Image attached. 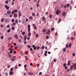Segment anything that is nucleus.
<instances>
[{
    "label": "nucleus",
    "mask_w": 76,
    "mask_h": 76,
    "mask_svg": "<svg viewBox=\"0 0 76 76\" xmlns=\"http://www.w3.org/2000/svg\"><path fill=\"white\" fill-rule=\"evenodd\" d=\"M50 32H51V31L50 30V29H48L47 32H46L45 33V34H48V35H49V34H50Z\"/></svg>",
    "instance_id": "f257e3e1"
},
{
    "label": "nucleus",
    "mask_w": 76,
    "mask_h": 76,
    "mask_svg": "<svg viewBox=\"0 0 76 76\" xmlns=\"http://www.w3.org/2000/svg\"><path fill=\"white\" fill-rule=\"evenodd\" d=\"M60 13V11L59 10H57V11L56 12V14H57V15H58L59 13Z\"/></svg>",
    "instance_id": "f03ea898"
},
{
    "label": "nucleus",
    "mask_w": 76,
    "mask_h": 76,
    "mask_svg": "<svg viewBox=\"0 0 76 76\" xmlns=\"http://www.w3.org/2000/svg\"><path fill=\"white\" fill-rule=\"evenodd\" d=\"M73 66L74 67V69L75 70H76V64L73 63Z\"/></svg>",
    "instance_id": "7ed1b4c3"
},
{
    "label": "nucleus",
    "mask_w": 76,
    "mask_h": 76,
    "mask_svg": "<svg viewBox=\"0 0 76 76\" xmlns=\"http://www.w3.org/2000/svg\"><path fill=\"white\" fill-rule=\"evenodd\" d=\"M31 47H32L33 48H34V50H35L37 49V47H35V45H32Z\"/></svg>",
    "instance_id": "20e7f679"
},
{
    "label": "nucleus",
    "mask_w": 76,
    "mask_h": 76,
    "mask_svg": "<svg viewBox=\"0 0 76 76\" xmlns=\"http://www.w3.org/2000/svg\"><path fill=\"white\" fill-rule=\"evenodd\" d=\"M8 56L9 58H11L12 57V55H11V54H10V53H8Z\"/></svg>",
    "instance_id": "39448f33"
},
{
    "label": "nucleus",
    "mask_w": 76,
    "mask_h": 76,
    "mask_svg": "<svg viewBox=\"0 0 76 76\" xmlns=\"http://www.w3.org/2000/svg\"><path fill=\"white\" fill-rule=\"evenodd\" d=\"M70 61H68V63L67 64V65H68V66H70Z\"/></svg>",
    "instance_id": "423d86ee"
},
{
    "label": "nucleus",
    "mask_w": 76,
    "mask_h": 76,
    "mask_svg": "<svg viewBox=\"0 0 76 76\" xmlns=\"http://www.w3.org/2000/svg\"><path fill=\"white\" fill-rule=\"evenodd\" d=\"M24 22H25V19H22L21 23H23H23H24Z\"/></svg>",
    "instance_id": "0eeeda50"
},
{
    "label": "nucleus",
    "mask_w": 76,
    "mask_h": 76,
    "mask_svg": "<svg viewBox=\"0 0 76 76\" xmlns=\"http://www.w3.org/2000/svg\"><path fill=\"white\" fill-rule=\"evenodd\" d=\"M26 38H27V37H26V35H25L24 37V41H26Z\"/></svg>",
    "instance_id": "6e6552de"
},
{
    "label": "nucleus",
    "mask_w": 76,
    "mask_h": 76,
    "mask_svg": "<svg viewBox=\"0 0 76 76\" xmlns=\"http://www.w3.org/2000/svg\"><path fill=\"white\" fill-rule=\"evenodd\" d=\"M14 37L16 39H18V35L17 34L15 35H14Z\"/></svg>",
    "instance_id": "1a4fd4ad"
},
{
    "label": "nucleus",
    "mask_w": 76,
    "mask_h": 76,
    "mask_svg": "<svg viewBox=\"0 0 76 76\" xmlns=\"http://www.w3.org/2000/svg\"><path fill=\"white\" fill-rule=\"evenodd\" d=\"M10 75H13V72L12 71H10Z\"/></svg>",
    "instance_id": "9d476101"
},
{
    "label": "nucleus",
    "mask_w": 76,
    "mask_h": 76,
    "mask_svg": "<svg viewBox=\"0 0 76 76\" xmlns=\"http://www.w3.org/2000/svg\"><path fill=\"white\" fill-rule=\"evenodd\" d=\"M42 32H46V29H45V28L43 29Z\"/></svg>",
    "instance_id": "9b49d317"
},
{
    "label": "nucleus",
    "mask_w": 76,
    "mask_h": 76,
    "mask_svg": "<svg viewBox=\"0 0 76 76\" xmlns=\"http://www.w3.org/2000/svg\"><path fill=\"white\" fill-rule=\"evenodd\" d=\"M7 14H10V13H11V11H10V10H8L7 11Z\"/></svg>",
    "instance_id": "f8f14e48"
},
{
    "label": "nucleus",
    "mask_w": 76,
    "mask_h": 76,
    "mask_svg": "<svg viewBox=\"0 0 76 76\" xmlns=\"http://www.w3.org/2000/svg\"><path fill=\"white\" fill-rule=\"evenodd\" d=\"M66 15V12H64L62 13L63 16H65Z\"/></svg>",
    "instance_id": "ddd939ff"
},
{
    "label": "nucleus",
    "mask_w": 76,
    "mask_h": 76,
    "mask_svg": "<svg viewBox=\"0 0 76 76\" xmlns=\"http://www.w3.org/2000/svg\"><path fill=\"white\" fill-rule=\"evenodd\" d=\"M61 21V19H59L58 21V23H60Z\"/></svg>",
    "instance_id": "4468645a"
},
{
    "label": "nucleus",
    "mask_w": 76,
    "mask_h": 76,
    "mask_svg": "<svg viewBox=\"0 0 76 76\" xmlns=\"http://www.w3.org/2000/svg\"><path fill=\"white\" fill-rule=\"evenodd\" d=\"M42 21H45V17H43L42 18Z\"/></svg>",
    "instance_id": "2eb2a0df"
},
{
    "label": "nucleus",
    "mask_w": 76,
    "mask_h": 76,
    "mask_svg": "<svg viewBox=\"0 0 76 76\" xmlns=\"http://www.w3.org/2000/svg\"><path fill=\"white\" fill-rule=\"evenodd\" d=\"M17 16H18V15H17V13H15V14L14 15V17H15V18H16Z\"/></svg>",
    "instance_id": "dca6fc26"
},
{
    "label": "nucleus",
    "mask_w": 76,
    "mask_h": 76,
    "mask_svg": "<svg viewBox=\"0 0 76 76\" xmlns=\"http://www.w3.org/2000/svg\"><path fill=\"white\" fill-rule=\"evenodd\" d=\"M35 37L36 38H38L39 37V35L38 34H36L35 35Z\"/></svg>",
    "instance_id": "f3484780"
},
{
    "label": "nucleus",
    "mask_w": 76,
    "mask_h": 76,
    "mask_svg": "<svg viewBox=\"0 0 76 76\" xmlns=\"http://www.w3.org/2000/svg\"><path fill=\"white\" fill-rule=\"evenodd\" d=\"M69 48H71L72 47V43H70L69 44Z\"/></svg>",
    "instance_id": "a211bd4d"
},
{
    "label": "nucleus",
    "mask_w": 76,
    "mask_h": 76,
    "mask_svg": "<svg viewBox=\"0 0 76 76\" xmlns=\"http://www.w3.org/2000/svg\"><path fill=\"white\" fill-rule=\"evenodd\" d=\"M73 67H74L72 65L70 68L71 70H73Z\"/></svg>",
    "instance_id": "6ab92c4d"
},
{
    "label": "nucleus",
    "mask_w": 76,
    "mask_h": 76,
    "mask_svg": "<svg viewBox=\"0 0 76 76\" xmlns=\"http://www.w3.org/2000/svg\"><path fill=\"white\" fill-rule=\"evenodd\" d=\"M29 19H30V20H31L32 19H33V17H32V16H30L29 17Z\"/></svg>",
    "instance_id": "aec40b11"
},
{
    "label": "nucleus",
    "mask_w": 76,
    "mask_h": 76,
    "mask_svg": "<svg viewBox=\"0 0 76 76\" xmlns=\"http://www.w3.org/2000/svg\"><path fill=\"white\" fill-rule=\"evenodd\" d=\"M28 74L29 75H33L34 73H33V72H29Z\"/></svg>",
    "instance_id": "412c9836"
},
{
    "label": "nucleus",
    "mask_w": 76,
    "mask_h": 76,
    "mask_svg": "<svg viewBox=\"0 0 76 76\" xmlns=\"http://www.w3.org/2000/svg\"><path fill=\"white\" fill-rule=\"evenodd\" d=\"M75 39V37H73L71 38V39L72 41H73V40H74Z\"/></svg>",
    "instance_id": "4be33fe9"
},
{
    "label": "nucleus",
    "mask_w": 76,
    "mask_h": 76,
    "mask_svg": "<svg viewBox=\"0 0 76 76\" xmlns=\"http://www.w3.org/2000/svg\"><path fill=\"white\" fill-rule=\"evenodd\" d=\"M63 51H64V52H65V51H66V48H64Z\"/></svg>",
    "instance_id": "5701e85b"
},
{
    "label": "nucleus",
    "mask_w": 76,
    "mask_h": 76,
    "mask_svg": "<svg viewBox=\"0 0 76 76\" xmlns=\"http://www.w3.org/2000/svg\"><path fill=\"white\" fill-rule=\"evenodd\" d=\"M28 53V51H26L25 52V54L26 55H27Z\"/></svg>",
    "instance_id": "b1692460"
},
{
    "label": "nucleus",
    "mask_w": 76,
    "mask_h": 76,
    "mask_svg": "<svg viewBox=\"0 0 76 76\" xmlns=\"http://www.w3.org/2000/svg\"><path fill=\"white\" fill-rule=\"evenodd\" d=\"M32 16H34V17H35V15L34 13H32Z\"/></svg>",
    "instance_id": "393cba45"
},
{
    "label": "nucleus",
    "mask_w": 76,
    "mask_h": 76,
    "mask_svg": "<svg viewBox=\"0 0 76 76\" xmlns=\"http://www.w3.org/2000/svg\"><path fill=\"white\" fill-rule=\"evenodd\" d=\"M45 48V47L44 46H43L42 47V50H44Z\"/></svg>",
    "instance_id": "a878e982"
},
{
    "label": "nucleus",
    "mask_w": 76,
    "mask_h": 76,
    "mask_svg": "<svg viewBox=\"0 0 76 76\" xmlns=\"http://www.w3.org/2000/svg\"><path fill=\"white\" fill-rule=\"evenodd\" d=\"M10 28H9V30H7V31L9 33V32H10V31H11V30H10Z\"/></svg>",
    "instance_id": "bb28decb"
},
{
    "label": "nucleus",
    "mask_w": 76,
    "mask_h": 76,
    "mask_svg": "<svg viewBox=\"0 0 76 76\" xmlns=\"http://www.w3.org/2000/svg\"><path fill=\"white\" fill-rule=\"evenodd\" d=\"M66 48H69V45H66Z\"/></svg>",
    "instance_id": "cd10ccee"
},
{
    "label": "nucleus",
    "mask_w": 76,
    "mask_h": 76,
    "mask_svg": "<svg viewBox=\"0 0 76 76\" xmlns=\"http://www.w3.org/2000/svg\"><path fill=\"white\" fill-rule=\"evenodd\" d=\"M1 22H4V18H2L1 19Z\"/></svg>",
    "instance_id": "c85d7f7f"
},
{
    "label": "nucleus",
    "mask_w": 76,
    "mask_h": 76,
    "mask_svg": "<svg viewBox=\"0 0 76 76\" xmlns=\"http://www.w3.org/2000/svg\"><path fill=\"white\" fill-rule=\"evenodd\" d=\"M56 61H57V59H56V58H55L53 60V61H54V62H56Z\"/></svg>",
    "instance_id": "c756f323"
},
{
    "label": "nucleus",
    "mask_w": 76,
    "mask_h": 76,
    "mask_svg": "<svg viewBox=\"0 0 76 76\" xmlns=\"http://www.w3.org/2000/svg\"><path fill=\"white\" fill-rule=\"evenodd\" d=\"M69 6H70V4H66V7H69Z\"/></svg>",
    "instance_id": "7c9ffc66"
},
{
    "label": "nucleus",
    "mask_w": 76,
    "mask_h": 76,
    "mask_svg": "<svg viewBox=\"0 0 76 76\" xmlns=\"http://www.w3.org/2000/svg\"><path fill=\"white\" fill-rule=\"evenodd\" d=\"M30 30H31V28H28V32H30Z\"/></svg>",
    "instance_id": "2f4dec72"
},
{
    "label": "nucleus",
    "mask_w": 76,
    "mask_h": 76,
    "mask_svg": "<svg viewBox=\"0 0 76 76\" xmlns=\"http://www.w3.org/2000/svg\"><path fill=\"white\" fill-rule=\"evenodd\" d=\"M28 36H31V32H29L28 34Z\"/></svg>",
    "instance_id": "473e14b6"
},
{
    "label": "nucleus",
    "mask_w": 76,
    "mask_h": 76,
    "mask_svg": "<svg viewBox=\"0 0 76 76\" xmlns=\"http://www.w3.org/2000/svg\"><path fill=\"white\" fill-rule=\"evenodd\" d=\"M13 54H15L16 53V51L15 50L13 51Z\"/></svg>",
    "instance_id": "72a5a7b5"
},
{
    "label": "nucleus",
    "mask_w": 76,
    "mask_h": 76,
    "mask_svg": "<svg viewBox=\"0 0 76 76\" xmlns=\"http://www.w3.org/2000/svg\"><path fill=\"white\" fill-rule=\"evenodd\" d=\"M39 64H37V67H39Z\"/></svg>",
    "instance_id": "f704fd0d"
},
{
    "label": "nucleus",
    "mask_w": 76,
    "mask_h": 76,
    "mask_svg": "<svg viewBox=\"0 0 76 76\" xmlns=\"http://www.w3.org/2000/svg\"><path fill=\"white\" fill-rule=\"evenodd\" d=\"M25 58H26V60H28V58H27V56H25Z\"/></svg>",
    "instance_id": "c9c22d12"
},
{
    "label": "nucleus",
    "mask_w": 76,
    "mask_h": 76,
    "mask_svg": "<svg viewBox=\"0 0 76 76\" xmlns=\"http://www.w3.org/2000/svg\"><path fill=\"white\" fill-rule=\"evenodd\" d=\"M64 69H67V66H66L65 67Z\"/></svg>",
    "instance_id": "e433bc0d"
},
{
    "label": "nucleus",
    "mask_w": 76,
    "mask_h": 76,
    "mask_svg": "<svg viewBox=\"0 0 76 76\" xmlns=\"http://www.w3.org/2000/svg\"><path fill=\"white\" fill-rule=\"evenodd\" d=\"M15 22L16 23H18V20L17 19V20H15Z\"/></svg>",
    "instance_id": "4c0bfd02"
},
{
    "label": "nucleus",
    "mask_w": 76,
    "mask_h": 76,
    "mask_svg": "<svg viewBox=\"0 0 76 76\" xmlns=\"http://www.w3.org/2000/svg\"><path fill=\"white\" fill-rule=\"evenodd\" d=\"M54 30V28H52L51 29V31H53Z\"/></svg>",
    "instance_id": "58836bf2"
},
{
    "label": "nucleus",
    "mask_w": 76,
    "mask_h": 76,
    "mask_svg": "<svg viewBox=\"0 0 76 76\" xmlns=\"http://www.w3.org/2000/svg\"><path fill=\"white\" fill-rule=\"evenodd\" d=\"M51 17H52V15L50 14L49 16V18L51 19Z\"/></svg>",
    "instance_id": "ea45409f"
},
{
    "label": "nucleus",
    "mask_w": 76,
    "mask_h": 76,
    "mask_svg": "<svg viewBox=\"0 0 76 76\" xmlns=\"http://www.w3.org/2000/svg\"><path fill=\"white\" fill-rule=\"evenodd\" d=\"M5 3H6V4H8V1L7 0L5 1Z\"/></svg>",
    "instance_id": "a19ab883"
},
{
    "label": "nucleus",
    "mask_w": 76,
    "mask_h": 76,
    "mask_svg": "<svg viewBox=\"0 0 76 76\" xmlns=\"http://www.w3.org/2000/svg\"><path fill=\"white\" fill-rule=\"evenodd\" d=\"M11 60L12 61H14V60H15V58H12L11 59Z\"/></svg>",
    "instance_id": "79ce46f5"
},
{
    "label": "nucleus",
    "mask_w": 76,
    "mask_h": 76,
    "mask_svg": "<svg viewBox=\"0 0 76 76\" xmlns=\"http://www.w3.org/2000/svg\"><path fill=\"white\" fill-rule=\"evenodd\" d=\"M30 51H33V49H32V48H30Z\"/></svg>",
    "instance_id": "37998d69"
},
{
    "label": "nucleus",
    "mask_w": 76,
    "mask_h": 76,
    "mask_svg": "<svg viewBox=\"0 0 76 76\" xmlns=\"http://www.w3.org/2000/svg\"><path fill=\"white\" fill-rule=\"evenodd\" d=\"M66 66V64L65 63V64H63V66L64 67H65Z\"/></svg>",
    "instance_id": "c03bdc74"
},
{
    "label": "nucleus",
    "mask_w": 76,
    "mask_h": 76,
    "mask_svg": "<svg viewBox=\"0 0 76 76\" xmlns=\"http://www.w3.org/2000/svg\"><path fill=\"white\" fill-rule=\"evenodd\" d=\"M11 21L12 22H14V21H15V20H14V19H12Z\"/></svg>",
    "instance_id": "a18cd8bd"
},
{
    "label": "nucleus",
    "mask_w": 76,
    "mask_h": 76,
    "mask_svg": "<svg viewBox=\"0 0 76 76\" xmlns=\"http://www.w3.org/2000/svg\"><path fill=\"white\" fill-rule=\"evenodd\" d=\"M40 47H39H39H38L37 48V50H39V48Z\"/></svg>",
    "instance_id": "49530a36"
},
{
    "label": "nucleus",
    "mask_w": 76,
    "mask_h": 76,
    "mask_svg": "<svg viewBox=\"0 0 76 76\" xmlns=\"http://www.w3.org/2000/svg\"><path fill=\"white\" fill-rule=\"evenodd\" d=\"M26 67H27V65H24V68H26Z\"/></svg>",
    "instance_id": "de8ad7c7"
},
{
    "label": "nucleus",
    "mask_w": 76,
    "mask_h": 76,
    "mask_svg": "<svg viewBox=\"0 0 76 76\" xmlns=\"http://www.w3.org/2000/svg\"><path fill=\"white\" fill-rule=\"evenodd\" d=\"M40 55V54L39 53H38L37 55L38 56V57H40V56H39V55Z\"/></svg>",
    "instance_id": "09e8293b"
},
{
    "label": "nucleus",
    "mask_w": 76,
    "mask_h": 76,
    "mask_svg": "<svg viewBox=\"0 0 76 76\" xmlns=\"http://www.w3.org/2000/svg\"><path fill=\"white\" fill-rule=\"evenodd\" d=\"M7 27L8 28H10V25H8L7 26Z\"/></svg>",
    "instance_id": "8fccbe9b"
},
{
    "label": "nucleus",
    "mask_w": 76,
    "mask_h": 76,
    "mask_svg": "<svg viewBox=\"0 0 76 76\" xmlns=\"http://www.w3.org/2000/svg\"><path fill=\"white\" fill-rule=\"evenodd\" d=\"M25 32L23 31L22 33V35H25Z\"/></svg>",
    "instance_id": "3c124183"
},
{
    "label": "nucleus",
    "mask_w": 76,
    "mask_h": 76,
    "mask_svg": "<svg viewBox=\"0 0 76 76\" xmlns=\"http://www.w3.org/2000/svg\"><path fill=\"white\" fill-rule=\"evenodd\" d=\"M42 72H40L39 73V75H42Z\"/></svg>",
    "instance_id": "603ef678"
},
{
    "label": "nucleus",
    "mask_w": 76,
    "mask_h": 76,
    "mask_svg": "<svg viewBox=\"0 0 76 76\" xmlns=\"http://www.w3.org/2000/svg\"><path fill=\"white\" fill-rule=\"evenodd\" d=\"M72 9V6H70L69 10H71Z\"/></svg>",
    "instance_id": "864d4df0"
},
{
    "label": "nucleus",
    "mask_w": 76,
    "mask_h": 76,
    "mask_svg": "<svg viewBox=\"0 0 76 76\" xmlns=\"http://www.w3.org/2000/svg\"><path fill=\"white\" fill-rule=\"evenodd\" d=\"M18 42H21V39H19Z\"/></svg>",
    "instance_id": "5fc2aeb1"
},
{
    "label": "nucleus",
    "mask_w": 76,
    "mask_h": 76,
    "mask_svg": "<svg viewBox=\"0 0 76 76\" xmlns=\"http://www.w3.org/2000/svg\"><path fill=\"white\" fill-rule=\"evenodd\" d=\"M5 75L6 76H8V73H7V72L5 73Z\"/></svg>",
    "instance_id": "6e6d98bb"
},
{
    "label": "nucleus",
    "mask_w": 76,
    "mask_h": 76,
    "mask_svg": "<svg viewBox=\"0 0 76 76\" xmlns=\"http://www.w3.org/2000/svg\"><path fill=\"white\" fill-rule=\"evenodd\" d=\"M20 38L21 39H23V37L21 36H20Z\"/></svg>",
    "instance_id": "4d7b16f0"
},
{
    "label": "nucleus",
    "mask_w": 76,
    "mask_h": 76,
    "mask_svg": "<svg viewBox=\"0 0 76 76\" xmlns=\"http://www.w3.org/2000/svg\"><path fill=\"white\" fill-rule=\"evenodd\" d=\"M72 56L74 57H75V54L74 53H73Z\"/></svg>",
    "instance_id": "13d9d810"
},
{
    "label": "nucleus",
    "mask_w": 76,
    "mask_h": 76,
    "mask_svg": "<svg viewBox=\"0 0 76 76\" xmlns=\"http://www.w3.org/2000/svg\"><path fill=\"white\" fill-rule=\"evenodd\" d=\"M44 55H45V56H47V53H45Z\"/></svg>",
    "instance_id": "bf43d9fd"
},
{
    "label": "nucleus",
    "mask_w": 76,
    "mask_h": 76,
    "mask_svg": "<svg viewBox=\"0 0 76 76\" xmlns=\"http://www.w3.org/2000/svg\"><path fill=\"white\" fill-rule=\"evenodd\" d=\"M30 27H31V26H30V25H28V28H30Z\"/></svg>",
    "instance_id": "052dcab7"
},
{
    "label": "nucleus",
    "mask_w": 76,
    "mask_h": 76,
    "mask_svg": "<svg viewBox=\"0 0 76 76\" xmlns=\"http://www.w3.org/2000/svg\"><path fill=\"white\" fill-rule=\"evenodd\" d=\"M15 13V11H13L12 12V14H13V13Z\"/></svg>",
    "instance_id": "680f3d73"
},
{
    "label": "nucleus",
    "mask_w": 76,
    "mask_h": 76,
    "mask_svg": "<svg viewBox=\"0 0 76 76\" xmlns=\"http://www.w3.org/2000/svg\"><path fill=\"white\" fill-rule=\"evenodd\" d=\"M27 47H28V48H30V45H27Z\"/></svg>",
    "instance_id": "e2e57ef3"
},
{
    "label": "nucleus",
    "mask_w": 76,
    "mask_h": 76,
    "mask_svg": "<svg viewBox=\"0 0 76 76\" xmlns=\"http://www.w3.org/2000/svg\"><path fill=\"white\" fill-rule=\"evenodd\" d=\"M29 39H30V37H28L27 38V40H29Z\"/></svg>",
    "instance_id": "0e129e2a"
},
{
    "label": "nucleus",
    "mask_w": 76,
    "mask_h": 76,
    "mask_svg": "<svg viewBox=\"0 0 76 76\" xmlns=\"http://www.w3.org/2000/svg\"><path fill=\"white\" fill-rule=\"evenodd\" d=\"M14 27H12V30H14Z\"/></svg>",
    "instance_id": "69168bd1"
},
{
    "label": "nucleus",
    "mask_w": 76,
    "mask_h": 76,
    "mask_svg": "<svg viewBox=\"0 0 76 76\" xmlns=\"http://www.w3.org/2000/svg\"><path fill=\"white\" fill-rule=\"evenodd\" d=\"M4 37L3 36H1V39H3Z\"/></svg>",
    "instance_id": "338daca9"
},
{
    "label": "nucleus",
    "mask_w": 76,
    "mask_h": 76,
    "mask_svg": "<svg viewBox=\"0 0 76 76\" xmlns=\"http://www.w3.org/2000/svg\"><path fill=\"white\" fill-rule=\"evenodd\" d=\"M34 51H33L32 52H31V53L33 54H34Z\"/></svg>",
    "instance_id": "774afa93"
}]
</instances>
